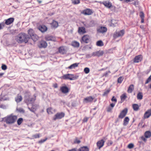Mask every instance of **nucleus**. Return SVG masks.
I'll return each instance as SVG.
<instances>
[{"label":"nucleus","instance_id":"obj_62","mask_svg":"<svg viewBox=\"0 0 151 151\" xmlns=\"http://www.w3.org/2000/svg\"><path fill=\"white\" fill-rule=\"evenodd\" d=\"M132 1V0H125V2H128Z\"/></svg>","mask_w":151,"mask_h":151},{"label":"nucleus","instance_id":"obj_64","mask_svg":"<svg viewBox=\"0 0 151 151\" xmlns=\"http://www.w3.org/2000/svg\"><path fill=\"white\" fill-rule=\"evenodd\" d=\"M109 143H110L109 145H111L113 144V142L111 141H109Z\"/></svg>","mask_w":151,"mask_h":151},{"label":"nucleus","instance_id":"obj_60","mask_svg":"<svg viewBox=\"0 0 151 151\" xmlns=\"http://www.w3.org/2000/svg\"><path fill=\"white\" fill-rule=\"evenodd\" d=\"M68 151H77V149L76 148H73L69 150Z\"/></svg>","mask_w":151,"mask_h":151},{"label":"nucleus","instance_id":"obj_8","mask_svg":"<svg viewBox=\"0 0 151 151\" xmlns=\"http://www.w3.org/2000/svg\"><path fill=\"white\" fill-rule=\"evenodd\" d=\"M37 28L42 33H44L46 32L47 29V28L45 25H41L39 26Z\"/></svg>","mask_w":151,"mask_h":151},{"label":"nucleus","instance_id":"obj_33","mask_svg":"<svg viewBox=\"0 0 151 151\" xmlns=\"http://www.w3.org/2000/svg\"><path fill=\"white\" fill-rule=\"evenodd\" d=\"M111 24L110 25L111 26L114 27L116 26V24L117 23V22L114 19H112L111 20Z\"/></svg>","mask_w":151,"mask_h":151},{"label":"nucleus","instance_id":"obj_29","mask_svg":"<svg viewBox=\"0 0 151 151\" xmlns=\"http://www.w3.org/2000/svg\"><path fill=\"white\" fill-rule=\"evenodd\" d=\"M47 111L48 114H52L55 112L56 111V110L53 109L51 107H50L47 109Z\"/></svg>","mask_w":151,"mask_h":151},{"label":"nucleus","instance_id":"obj_4","mask_svg":"<svg viewBox=\"0 0 151 151\" xmlns=\"http://www.w3.org/2000/svg\"><path fill=\"white\" fill-rule=\"evenodd\" d=\"M78 76L74 75L68 74L64 75L62 78L64 79H69L70 80H73L76 79Z\"/></svg>","mask_w":151,"mask_h":151},{"label":"nucleus","instance_id":"obj_5","mask_svg":"<svg viewBox=\"0 0 151 151\" xmlns=\"http://www.w3.org/2000/svg\"><path fill=\"white\" fill-rule=\"evenodd\" d=\"M124 30L123 29L119 31L116 32L114 33L113 37L114 38H116L119 37L123 36L124 34Z\"/></svg>","mask_w":151,"mask_h":151},{"label":"nucleus","instance_id":"obj_2","mask_svg":"<svg viewBox=\"0 0 151 151\" xmlns=\"http://www.w3.org/2000/svg\"><path fill=\"white\" fill-rule=\"evenodd\" d=\"M17 117L15 115L11 114L5 117L4 119L6 123L7 124H12L16 121Z\"/></svg>","mask_w":151,"mask_h":151},{"label":"nucleus","instance_id":"obj_56","mask_svg":"<svg viewBox=\"0 0 151 151\" xmlns=\"http://www.w3.org/2000/svg\"><path fill=\"white\" fill-rule=\"evenodd\" d=\"M1 68L3 70H6L7 69V66L6 65H3L1 66Z\"/></svg>","mask_w":151,"mask_h":151},{"label":"nucleus","instance_id":"obj_61","mask_svg":"<svg viewBox=\"0 0 151 151\" xmlns=\"http://www.w3.org/2000/svg\"><path fill=\"white\" fill-rule=\"evenodd\" d=\"M141 138V139H142V140H143L144 141H145L146 140V139H145V138L143 136Z\"/></svg>","mask_w":151,"mask_h":151},{"label":"nucleus","instance_id":"obj_38","mask_svg":"<svg viewBox=\"0 0 151 151\" xmlns=\"http://www.w3.org/2000/svg\"><path fill=\"white\" fill-rule=\"evenodd\" d=\"M137 99H138L141 100L142 99L143 96L141 92H139L137 94Z\"/></svg>","mask_w":151,"mask_h":151},{"label":"nucleus","instance_id":"obj_40","mask_svg":"<svg viewBox=\"0 0 151 151\" xmlns=\"http://www.w3.org/2000/svg\"><path fill=\"white\" fill-rule=\"evenodd\" d=\"M96 45L99 46H102L104 45V44L102 41L99 40L97 42Z\"/></svg>","mask_w":151,"mask_h":151},{"label":"nucleus","instance_id":"obj_26","mask_svg":"<svg viewBox=\"0 0 151 151\" xmlns=\"http://www.w3.org/2000/svg\"><path fill=\"white\" fill-rule=\"evenodd\" d=\"M71 45L72 46L75 47H78L79 46V43L76 41H73L71 43Z\"/></svg>","mask_w":151,"mask_h":151},{"label":"nucleus","instance_id":"obj_52","mask_svg":"<svg viewBox=\"0 0 151 151\" xmlns=\"http://www.w3.org/2000/svg\"><path fill=\"white\" fill-rule=\"evenodd\" d=\"M134 145L132 143H130L128 145V147L129 149H131L134 147Z\"/></svg>","mask_w":151,"mask_h":151},{"label":"nucleus","instance_id":"obj_6","mask_svg":"<svg viewBox=\"0 0 151 151\" xmlns=\"http://www.w3.org/2000/svg\"><path fill=\"white\" fill-rule=\"evenodd\" d=\"M65 114L63 112L57 113L53 117V120H55L57 119H60L63 117L65 116Z\"/></svg>","mask_w":151,"mask_h":151},{"label":"nucleus","instance_id":"obj_36","mask_svg":"<svg viewBox=\"0 0 151 151\" xmlns=\"http://www.w3.org/2000/svg\"><path fill=\"white\" fill-rule=\"evenodd\" d=\"M129 119L128 117H126L124 119L123 124L124 126L127 125L129 122Z\"/></svg>","mask_w":151,"mask_h":151},{"label":"nucleus","instance_id":"obj_44","mask_svg":"<svg viewBox=\"0 0 151 151\" xmlns=\"http://www.w3.org/2000/svg\"><path fill=\"white\" fill-rule=\"evenodd\" d=\"M123 79L124 78L122 77H120L118 79V82L120 83H122V81L123 80Z\"/></svg>","mask_w":151,"mask_h":151},{"label":"nucleus","instance_id":"obj_48","mask_svg":"<svg viewBox=\"0 0 151 151\" xmlns=\"http://www.w3.org/2000/svg\"><path fill=\"white\" fill-rule=\"evenodd\" d=\"M81 142V141L79 140L77 138L75 139L74 141V143L75 144H79Z\"/></svg>","mask_w":151,"mask_h":151},{"label":"nucleus","instance_id":"obj_13","mask_svg":"<svg viewBox=\"0 0 151 151\" xmlns=\"http://www.w3.org/2000/svg\"><path fill=\"white\" fill-rule=\"evenodd\" d=\"M104 54V52L102 50H99L96 52H93L92 54V55L99 57L103 55Z\"/></svg>","mask_w":151,"mask_h":151},{"label":"nucleus","instance_id":"obj_14","mask_svg":"<svg viewBox=\"0 0 151 151\" xmlns=\"http://www.w3.org/2000/svg\"><path fill=\"white\" fill-rule=\"evenodd\" d=\"M94 98L91 96H89L83 99V102L88 103L93 101Z\"/></svg>","mask_w":151,"mask_h":151},{"label":"nucleus","instance_id":"obj_18","mask_svg":"<svg viewBox=\"0 0 151 151\" xmlns=\"http://www.w3.org/2000/svg\"><path fill=\"white\" fill-rule=\"evenodd\" d=\"M102 3L105 6L109 9L112 6L111 3L109 1H104Z\"/></svg>","mask_w":151,"mask_h":151},{"label":"nucleus","instance_id":"obj_1","mask_svg":"<svg viewBox=\"0 0 151 151\" xmlns=\"http://www.w3.org/2000/svg\"><path fill=\"white\" fill-rule=\"evenodd\" d=\"M29 38V36L27 34L23 33H21L17 36L16 40L17 42L19 43L24 42L27 43Z\"/></svg>","mask_w":151,"mask_h":151},{"label":"nucleus","instance_id":"obj_53","mask_svg":"<svg viewBox=\"0 0 151 151\" xmlns=\"http://www.w3.org/2000/svg\"><path fill=\"white\" fill-rule=\"evenodd\" d=\"M151 81V75L150 76L147 78V81H146L145 83L147 84L149 82H150Z\"/></svg>","mask_w":151,"mask_h":151},{"label":"nucleus","instance_id":"obj_15","mask_svg":"<svg viewBox=\"0 0 151 151\" xmlns=\"http://www.w3.org/2000/svg\"><path fill=\"white\" fill-rule=\"evenodd\" d=\"M45 39L47 41H51L54 42L56 41V38L52 36H46L45 37Z\"/></svg>","mask_w":151,"mask_h":151},{"label":"nucleus","instance_id":"obj_43","mask_svg":"<svg viewBox=\"0 0 151 151\" xmlns=\"http://www.w3.org/2000/svg\"><path fill=\"white\" fill-rule=\"evenodd\" d=\"M72 3L74 4H77L80 2V0H71Z\"/></svg>","mask_w":151,"mask_h":151},{"label":"nucleus","instance_id":"obj_54","mask_svg":"<svg viewBox=\"0 0 151 151\" xmlns=\"http://www.w3.org/2000/svg\"><path fill=\"white\" fill-rule=\"evenodd\" d=\"M139 16H140V17H141V18H144V14L143 13V12H140Z\"/></svg>","mask_w":151,"mask_h":151},{"label":"nucleus","instance_id":"obj_21","mask_svg":"<svg viewBox=\"0 0 151 151\" xmlns=\"http://www.w3.org/2000/svg\"><path fill=\"white\" fill-rule=\"evenodd\" d=\"M14 19L13 18H10L7 19L5 20V24L9 25L12 23L14 21Z\"/></svg>","mask_w":151,"mask_h":151},{"label":"nucleus","instance_id":"obj_10","mask_svg":"<svg viewBox=\"0 0 151 151\" xmlns=\"http://www.w3.org/2000/svg\"><path fill=\"white\" fill-rule=\"evenodd\" d=\"M127 112V109L125 108L123 109L120 113L119 117L122 119L126 115Z\"/></svg>","mask_w":151,"mask_h":151},{"label":"nucleus","instance_id":"obj_42","mask_svg":"<svg viewBox=\"0 0 151 151\" xmlns=\"http://www.w3.org/2000/svg\"><path fill=\"white\" fill-rule=\"evenodd\" d=\"M110 90L109 89H108L106 90L104 92V93L102 94V96H107L109 93L110 92Z\"/></svg>","mask_w":151,"mask_h":151},{"label":"nucleus","instance_id":"obj_63","mask_svg":"<svg viewBox=\"0 0 151 151\" xmlns=\"http://www.w3.org/2000/svg\"><path fill=\"white\" fill-rule=\"evenodd\" d=\"M144 22V18H141V22L143 23Z\"/></svg>","mask_w":151,"mask_h":151},{"label":"nucleus","instance_id":"obj_17","mask_svg":"<svg viewBox=\"0 0 151 151\" xmlns=\"http://www.w3.org/2000/svg\"><path fill=\"white\" fill-rule=\"evenodd\" d=\"M151 116V109H150L145 112L144 114V119H147L149 117Z\"/></svg>","mask_w":151,"mask_h":151},{"label":"nucleus","instance_id":"obj_46","mask_svg":"<svg viewBox=\"0 0 151 151\" xmlns=\"http://www.w3.org/2000/svg\"><path fill=\"white\" fill-rule=\"evenodd\" d=\"M84 71L87 74V73H88L89 72L90 69L88 68H85L84 69Z\"/></svg>","mask_w":151,"mask_h":151},{"label":"nucleus","instance_id":"obj_34","mask_svg":"<svg viewBox=\"0 0 151 151\" xmlns=\"http://www.w3.org/2000/svg\"><path fill=\"white\" fill-rule=\"evenodd\" d=\"M145 136L146 138H150L151 136V132L150 131H146L145 133Z\"/></svg>","mask_w":151,"mask_h":151},{"label":"nucleus","instance_id":"obj_37","mask_svg":"<svg viewBox=\"0 0 151 151\" xmlns=\"http://www.w3.org/2000/svg\"><path fill=\"white\" fill-rule=\"evenodd\" d=\"M58 26V23L57 22L55 21H53L52 23V27H57Z\"/></svg>","mask_w":151,"mask_h":151},{"label":"nucleus","instance_id":"obj_32","mask_svg":"<svg viewBox=\"0 0 151 151\" xmlns=\"http://www.w3.org/2000/svg\"><path fill=\"white\" fill-rule=\"evenodd\" d=\"M134 89V86L133 85H131L129 87L127 90V92L129 93H131L132 91Z\"/></svg>","mask_w":151,"mask_h":151},{"label":"nucleus","instance_id":"obj_24","mask_svg":"<svg viewBox=\"0 0 151 151\" xmlns=\"http://www.w3.org/2000/svg\"><path fill=\"white\" fill-rule=\"evenodd\" d=\"M22 97L21 95L18 94L15 98V100L17 103H19L22 101Z\"/></svg>","mask_w":151,"mask_h":151},{"label":"nucleus","instance_id":"obj_41","mask_svg":"<svg viewBox=\"0 0 151 151\" xmlns=\"http://www.w3.org/2000/svg\"><path fill=\"white\" fill-rule=\"evenodd\" d=\"M127 98V96L126 95V94L125 93L123 94L121 96V101H123Z\"/></svg>","mask_w":151,"mask_h":151},{"label":"nucleus","instance_id":"obj_51","mask_svg":"<svg viewBox=\"0 0 151 151\" xmlns=\"http://www.w3.org/2000/svg\"><path fill=\"white\" fill-rule=\"evenodd\" d=\"M33 138H37L40 137V135L39 134H37L34 135L32 136Z\"/></svg>","mask_w":151,"mask_h":151},{"label":"nucleus","instance_id":"obj_23","mask_svg":"<svg viewBox=\"0 0 151 151\" xmlns=\"http://www.w3.org/2000/svg\"><path fill=\"white\" fill-rule=\"evenodd\" d=\"M37 106L38 105H32V107L31 108H30L28 107V109L31 111L33 112H35L37 109Z\"/></svg>","mask_w":151,"mask_h":151},{"label":"nucleus","instance_id":"obj_9","mask_svg":"<svg viewBox=\"0 0 151 151\" xmlns=\"http://www.w3.org/2000/svg\"><path fill=\"white\" fill-rule=\"evenodd\" d=\"M97 31L99 33H103L106 32L107 29L106 27L101 26L97 28Z\"/></svg>","mask_w":151,"mask_h":151},{"label":"nucleus","instance_id":"obj_31","mask_svg":"<svg viewBox=\"0 0 151 151\" xmlns=\"http://www.w3.org/2000/svg\"><path fill=\"white\" fill-rule=\"evenodd\" d=\"M30 37L33 41L35 42L37 41L38 38V36L35 33Z\"/></svg>","mask_w":151,"mask_h":151},{"label":"nucleus","instance_id":"obj_7","mask_svg":"<svg viewBox=\"0 0 151 151\" xmlns=\"http://www.w3.org/2000/svg\"><path fill=\"white\" fill-rule=\"evenodd\" d=\"M90 37L88 35H86L83 36L82 38L81 41L82 43V42L87 43L89 42L90 41Z\"/></svg>","mask_w":151,"mask_h":151},{"label":"nucleus","instance_id":"obj_58","mask_svg":"<svg viewBox=\"0 0 151 151\" xmlns=\"http://www.w3.org/2000/svg\"><path fill=\"white\" fill-rule=\"evenodd\" d=\"M88 118L86 117L84 118V119H83V122H86L88 120Z\"/></svg>","mask_w":151,"mask_h":151},{"label":"nucleus","instance_id":"obj_28","mask_svg":"<svg viewBox=\"0 0 151 151\" xmlns=\"http://www.w3.org/2000/svg\"><path fill=\"white\" fill-rule=\"evenodd\" d=\"M78 64L79 63H74L69 66L67 68L70 69L75 68L78 66Z\"/></svg>","mask_w":151,"mask_h":151},{"label":"nucleus","instance_id":"obj_25","mask_svg":"<svg viewBox=\"0 0 151 151\" xmlns=\"http://www.w3.org/2000/svg\"><path fill=\"white\" fill-rule=\"evenodd\" d=\"M59 52L62 54H64L66 53V51L63 47H60L59 49Z\"/></svg>","mask_w":151,"mask_h":151},{"label":"nucleus","instance_id":"obj_11","mask_svg":"<svg viewBox=\"0 0 151 151\" xmlns=\"http://www.w3.org/2000/svg\"><path fill=\"white\" fill-rule=\"evenodd\" d=\"M93 12L92 10L89 9H85L81 12V13L84 15H90L93 14Z\"/></svg>","mask_w":151,"mask_h":151},{"label":"nucleus","instance_id":"obj_39","mask_svg":"<svg viewBox=\"0 0 151 151\" xmlns=\"http://www.w3.org/2000/svg\"><path fill=\"white\" fill-rule=\"evenodd\" d=\"M28 32V34L30 36L35 34L34 31L33 29H29Z\"/></svg>","mask_w":151,"mask_h":151},{"label":"nucleus","instance_id":"obj_47","mask_svg":"<svg viewBox=\"0 0 151 151\" xmlns=\"http://www.w3.org/2000/svg\"><path fill=\"white\" fill-rule=\"evenodd\" d=\"M7 106L4 104H0V108H2L3 109H5L7 108Z\"/></svg>","mask_w":151,"mask_h":151},{"label":"nucleus","instance_id":"obj_3","mask_svg":"<svg viewBox=\"0 0 151 151\" xmlns=\"http://www.w3.org/2000/svg\"><path fill=\"white\" fill-rule=\"evenodd\" d=\"M36 96L35 94L34 95V97L29 98V95L28 93H25L24 97V102L28 105L30 104L33 103L36 99Z\"/></svg>","mask_w":151,"mask_h":151},{"label":"nucleus","instance_id":"obj_16","mask_svg":"<svg viewBox=\"0 0 151 151\" xmlns=\"http://www.w3.org/2000/svg\"><path fill=\"white\" fill-rule=\"evenodd\" d=\"M105 141L103 139L99 141L97 143V146L99 149H100L104 145Z\"/></svg>","mask_w":151,"mask_h":151},{"label":"nucleus","instance_id":"obj_12","mask_svg":"<svg viewBox=\"0 0 151 151\" xmlns=\"http://www.w3.org/2000/svg\"><path fill=\"white\" fill-rule=\"evenodd\" d=\"M142 60V56L141 55H139L136 56L134 59V63H138L141 62Z\"/></svg>","mask_w":151,"mask_h":151},{"label":"nucleus","instance_id":"obj_19","mask_svg":"<svg viewBox=\"0 0 151 151\" xmlns=\"http://www.w3.org/2000/svg\"><path fill=\"white\" fill-rule=\"evenodd\" d=\"M95 25V22L94 21H92L88 23L84 24V26L86 27H92L94 26Z\"/></svg>","mask_w":151,"mask_h":151},{"label":"nucleus","instance_id":"obj_49","mask_svg":"<svg viewBox=\"0 0 151 151\" xmlns=\"http://www.w3.org/2000/svg\"><path fill=\"white\" fill-rule=\"evenodd\" d=\"M47 139V138H46L45 139H41L38 141V143L39 144H42L45 142Z\"/></svg>","mask_w":151,"mask_h":151},{"label":"nucleus","instance_id":"obj_30","mask_svg":"<svg viewBox=\"0 0 151 151\" xmlns=\"http://www.w3.org/2000/svg\"><path fill=\"white\" fill-rule=\"evenodd\" d=\"M89 149L87 146H83L80 148L78 150V151H89Z\"/></svg>","mask_w":151,"mask_h":151},{"label":"nucleus","instance_id":"obj_59","mask_svg":"<svg viewBox=\"0 0 151 151\" xmlns=\"http://www.w3.org/2000/svg\"><path fill=\"white\" fill-rule=\"evenodd\" d=\"M115 104L114 103H111L110 104V106L111 108H113L114 106H115Z\"/></svg>","mask_w":151,"mask_h":151},{"label":"nucleus","instance_id":"obj_27","mask_svg":"<svg viewBox=\"0 0 151 151\" xmlns=\"http://www.w3.org/2000/svg\"><path fill=\"white\" fill-rule=\"evenodd\" d=\"M78 32L81 34L85 33L86 32L85 28L83 27H79Z\"/></svg>","mask_w":151,"mask_h":151},{"label":"nucleus","instance_id":"obj_20","mask_svg":"<svg viewBox=\"0 0 151 151\" xmlns=\"http://www.w3.org/2000/svg\"><path fill=\"white\" fill-rule=\"evenodd\" d=\"M47 46V42L44 41H41L40 42L39 47L40 48H45Z\"/></svg>","mask_w":151,"mask_h":151},{"label":"nucleus","instance_id":"obj_50","mask_svg":"<svg viewBox=\"0 0 151 151\" xmlns=\"http://www.w3.org/2000/svg\"><path fill=\"white\" fill-rule=\"evenodd\" d=\"M5 24L4 22L0 23V30L2 29L5 26Z\"/></svg>","mask_w":151,"mask_h":151},{"label":"nucleus","instance_id":"obj_35","mask_svg":"<svg viewBox=\"0 0 151 151\" xmlns=\"http://www.w3.org/2000/svg\"><path fill=\"white\" fill-rule=\"evenodd\" d=\"M132 107L134 110L135 111H137L139 109V106L137 104H133Z\"/></svg>","mask_w":151,"mask_h":151},{"label":"nucleus","instance_id":"obj_57","mask_svg":"<svg viewBox=\"0 0 151 151\" xmlns=\"http://www.w3.org/2000/svg\"><path fill=\"white\" fill-rule=\"evenodd\" d=\"M111 100L112 101H114L115 103L117 102V100L114 96H113Z\"/></svg>","mask_w":151,"mask_h":151},{"label":"nucleus","instance_id":"obj_45","mask_svg":"<svg viewBox=\"0 0 151 151\" xmlns=\"http://www.w3.org/2000/svg\"><path fill=\"white\" fill-rule=\"evenodd\" d=\"M23 119L22 118H19L18 119L17 121V124L18 125H20L22 122Z\"/></svg>","mask_w":151,"mask_h":151},{"label":"nucleus","instance_id":"obj_55","mask_svg":"<svg viewBox=\"0 0 151 151\" xmlns=\"http://www.w3.org/2000/svg\"><path fill=\"white\" fill-rule=\"evenodd\" d=\"M112 109L113 108H111L110 106H109L107 108V111L108 112H110L111 111Z\"/></svg>","mask_w":151,"mask_h":151},{"label":"nucleus","instance_id":"obj_22","mask_svg":"<svg viewBox=\"0 0 151 151\" xmlns=\"http://www.w3.org/2000/svg\"><path fill=\"white\" fill-rule=\"evenodd\" d=\"M60 90L62 92L64 93H67L69 91L68 88L66 86H63L60 88Z\"/></svg>","mask_w":151,"mask_h":151}]
</instances>
